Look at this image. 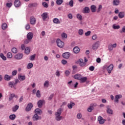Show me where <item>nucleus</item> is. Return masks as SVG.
<instances>
[{"label": "nucleus", "mask_w": 125, "mask_h": 125, "mask_svg": "<svg viewBox=\"0 0 125 125\" xmlns=\"http://www.w3.org/2000/svg\"><path fill=\"white\" fill-rule=\"evenodd\" d=\"M62 112H63V109L62 108H60L57 110V111L55 112V116H56L55 119L56 121H59L62 120V116H61Z\"/></svg>", "instance_id": "1"}, {"label": "nucleus", "mask_w": 125, "mask_h": 125, "mask_svg": "<svg viewBox=\"0 0 125 125\" xmlns=\"http://www.w3.org/2000/svg\"><path fill=\"white\" fill-rule=\"evenodd\" d=\"M58 47H60V48H63L64 47V45H65V43L64 42L61 41L60 39H58L56 41Z\"/></svg>", "instance_id": "2"}, {"label": "nucleus", "mask_w": 125, "mask_h": 125, "mask_svg": "<svg viewBox=\"0 0 125 125\" xmlns=\"http://www.w3.org/2000/svg\"><path fill=\"white\" fill-rule=\"evenodd\" d=\"M33 107H34L33 104L32 103H29L28 104H27L25 108L26 112H30V111L32 110V108H33Z\"/></svg>", "instance_id": "3"}, {"label": "nucleus", "mask_w": 125, "mask_h": 125, "mask_svg": "<svg viewBox=\"0 0 125 125\" xmlns=\"http://www.w3.org/2000/svg\"><path fill=\"white\" fill-rule=\"evenodd\" d=\"M32 120L34 122H37L39 120H42V117L39 116L38 114H34L32 117Z\"/></svg>", "instance_id": "4"}, {"label": "nucleus", "mask_w": 125, "mask_h": 125, "mask_svg": "<svg viewBox=\"0 0 125 125\" xmlns=\"http://www.w3.org/2000/svg\"><path fill=\"white\" fill-rule=\"evenodd\" d=\"M70 56L71 54L68 52H65L62 55L63 58H64V59H68Z\"/></svg>", "instance_id": "5"}, {"label": "nucleus", "mask_w": 125, "mask_h": 125, "mask_svg": "<svg viewBox=\"0 0 125 125\" xmlns=\"http://www.w3.org/2000/svg\"><path fill=\"white\" fill-rule=\"evenodd\" d=\"M114 68V65L113 64H110L107 68V71L108 72V74H111L112 73V70Z\"/></svg>", "instance_id": "6"}, {"label": "nucleus", "mask_w": 125, "mask_h": 125, "mask_svg": "<svg viewBox=\"0 0 125 125\" xmlns=\"http://www.w3.org/2000/svg\"><path fill=\"white\" fill-rule=\"evenodd\" d=\"M41 16L42 17V20L43 21H45V20L47 19V17H48V13L47 12H44L43 13Z\"/></svg>", "instance_id": "7"}, {"label": "nucleus", "mask_w": 125, "mask_h": 125, "mask_svg": "<svg viewBox=\"0 0 125 125\" xmlns=\"http://www.w3.org/2000/svg\"><path fill=\"white\" fill-rule=\"evenodd\" d=\"M99 42H97L94 43V44L92 45V49H93V50H96V49H97V48L99 47Z\"/></svg>", "instance_id": "8"}, {"label": "nucleus", "mask_w": 125, "mask_h": 125, "mask_svg": "<svg viewBox=\"0 0 125 125\" xmlns=\"http://www.w3.org/2000/svg\"><path fill=\"white\" fill-rule=\"evenodd\" d=\"M98 121L100 125H103L105 123V120L103 119V117L102 116L98 117Z\"/></svg>", "instance_id": "9"}, {"label": "nucleus", "mask_w": 125, "mask_h": 125, "mask_svg": "<svg viewBox=\"0 0 125 125\" xmlns=\"http://www.w3.org/2000/svg\"><path fill=\"white\" fill-rule=\"evenodd\" d=\"M15 59L17 60H20L21 58H23V54L22 53H18V54L15 56Z\"/></svg>", "instance_id": "10"}, {"label": "nucleus", "mask_w": 125, "mask_h": 125, "mask_svg": "<svg viewBox=\"0 0 125 125\" xmlns=\"http://www.w3.org/2000/svg\"><path fill=\"white\" fill-rule=\"evenodd\" d=\"M14 4L15 7H19V6H21V2L20 0H15Z\"/></svg>", "instance_id": "11"}, {"label": "nucleus", "mask_w": 125, "mask_h": 125, "mask_svg": "<svg viewBox=\"0 0 125 125\" xmlns=\"http://www.w3.org/2000/svg\"><path fill=\"white\" fill-rule=\"evenodd\" d=\"M111 106L107 105L106 106V112L107 114H109L110 115H113V110L111 109Z\"/></svg>", "instance_id": "12"}, {"label": "nucleus", "mask_w": 125, "mask_h": 125, "mask_svg": "<svg viewBox=\"0 0 125 125\" xmlns=\"http://www.w3.org/2000/svg\"><path fill=\"white\" fill-rule=\"evenodd\" d=\"M36 18L34 17H31L30 19V23L31 25H35L36 24Z\"/></svg>", "instance_id": "13"}, {"label": "nucleus", "mask_w": 125, "mask_h": 125, "mask_svg": "<svg viewBox=\"0 0 125 125\" xmlns=\"http://www.w3.org/2000/svg\"><path fill=\"white\" fill-rule=\"evenodd\" d=\"M44 102V100H40L38 102H37V105L38 106L39 108H42V104H43V103Z\"/></svg>", "instance_id": "14"}, {"label": "nucleus", "mask_w": 125, "mask_h": 125, "mask_svg": "<svg viewBox=\"0 0 125 125\" xmlns=\"http://www.w3.org/2000/svg\"><path fill=\"white\" fill-rule=\"evenodd\" d=\"M27 39H28V40H30V41H32V39H33V37H34V34L32 32H29L27 34Z\"/></svg>", "instance_id": "15"}, {"label": "nucleus", "mask_w": 125, "mask_h": 125, "mask_svg": "<svg viewBox=\"0 0 125 125\" xmlns=\"http://www.w3.org/2000/svg\"><path fill=\"white\" fill-rule=\"evenodd\" d=\"M80 63L79 66H80V67H84V66L86 65V63L83 62V59H80Z\"/></svg>", "instance_id": "16"}, {"label": "nucleus", "mask_w": 125, "mask_h": 125, "mask_svg": "<svg viewBox=\"0 0 125 125\" xmlns=\"http://www.w3.org/2000/svg\"><path fill=\"white\" fill-rule=\"evenodd\" d=\"M35 113L36 115H42V111L40 108H36L35 110Z\"/></svg>", "instance_id": "17"}, {"label": "nucleus", "mask_w": 125, "mask_h": 125, "mask_svg": "<svg viewBox=\"0 0 125 125\" xmlns=\"http://www.w3.org/2000/svg\"><path fill=\"white\" fill-rule=\"evenodd\" d=\"M18 79L21 82H23V81H25L26 80V76L25 75L22 76L21 75H18Z\"/></svg>", "instance_id": "18"}, {"label": "nucleus", "mask_w": 125, "mask_h": 125, "mask_svg": "<svg viewBox=\"0 0 125 125\" xmlns=\"http://www.w3.org/2000/svg\"><path fill=\"white\" fill-rule=\"evenodd\" d=\"M87 80V77H81V78L80 79V82L81 83H85Z\"/></svg>", "instance_id": "19"}, {"label": "nucleus", "mask_w": 125, "mask_h": 125, "mask_svg": "<svg viewBox=\"0 0 125 125\" xmlns=\"http://www.w3.org/2000/svg\"><path fill=\"white\" fill-rule=\"evenodd\" d=\"M4 80L5 81H10L11 80V78H12V76H9L7 74L5 75L4 77Z\"/></svg>", "instance_id": "20"}, {"label": "nucleus", "mask_w": 125, "mask_h": 125, "mask_svg": "<svg viewBox=\"0 0 125 125\" xmlns=\"http://www.w3.org/2000/svg\"><path fill=\"white\" fill-rule=\"evenodd\" d=\"M125 12H120L118 14V17L121 19L124 18V17H125Z\"/></svg>", "instance_id": "21"}, {"label": "nucleus", "mask_w": 125, "mask_h": 125, "mask_svg": "<svg viewBox=\"0 0 125 125\" xmlns=\"http://www.w3.org/2000/svg\"><path fill=\"white\" fill-rule=\"evenodd\" d=\"M82 77H83V76L81 74H76L74 75V78L75 79V80H78L80 81Z\"/></svg>", "instance_id": "22"}, {"label": "nucleus", "mask_w": 125, "mask_h": 125, "mask_svg": "<svg viewBox=\"0 0 125 125\" xmlns=\"http://www.w3.org/2000/svg\"><path fill=\"white\" fill-rule=\"evenodd\" d=\"M80 49L79 48V47L78 46H75L73 48V52H74V53L76 54L79 53V52H80Z\"/></svg>", "instance_id": "23"}, {"label": "nucleus", "mask_w": 125, "mask_h": 125, "mask_svg": "<svg viewBox=\"0 0 125 125\" xmlns=\"http://www.w3.org/2000/svg\"><path fill=\"white\" fill-rule=\"evenodd\" d=\"M120 4V0H113V5L117 6Z\"/></svg>", "instance_id": "24"}, {"label": "nucleus", "mask_w": 125, "mask_h": 125, "mask_svg": "<svg viewBox=\"0 0 125 125\" xmlns=\"http://www.w3.org/2000/svg\"><path fill=\"white\" fill-rule=\"evenodd\" d=\"M30 51H31V49L29 47L25 48L24 49V52L25 54H29Z\"/></svg>", "instance_id": "25"}, {"label": "nucleus", "mask_w": 125, "mask_h": 125, "mask_svg": "<svg viewBox=\"0 0 125 125\" xmlns=\"http://www.w3.org/2000/svg\"><path fill=\"white\" fill-rule=\"evenodd\" d=\"M53 23L55 24H60L61 22L60 21H59V19L58 18H54L53 20Z\"/></svg>", "instance_id": "26"}, {"label": "nucleus", "mask_w": 125, "mask_h": 125, "mask_svg": "<svg viewBox=\"0 0 125 125\" xmlns=\"http://www.w3.org/2000/svg\"><path fill=\"white\" fill-rule=\"evenodd\" d=\"M73 106H75V104L73 102H70V103L68 104L67 105V107L69 109H72V108H73Z\"/></svg>", "instance_id": "27"}, {"label": "nucleus", "mask_w": 125, "mask_h": 125, "mask_svg": "<svg viewBox=\"0 0 125 125\" xmlns=\"http://www.w3.org/2000/svg\"><path fill=\"white\" fill-rule=\"evenodd\" d=\"M90 9L92 12H95V11H96V6L94 5H91Z\"/></svg>", "instance_id": "28"}, {"label": "nucleus", "mask_w": 125, "mask_h": 125, "mask_svg": "<svg viewBox=\"0 0 125 125\" xmlns=\"http://www.w3.org/2000/svg\"><path fill=\"white\" fill-rule=\"evenodd\" d=\"M67 5H69L70 7H73L74 6V0H71L69 3H66Z\"/></svg>", "instance_id": "29"}, {"label": "nucleus", "mask_w": 125, "mask_h": 125, "mask_svg": "<svg viewBox=\"0 0 125 125\" xmlns=\"http://www.w3.org/2000/svg\"><path fill=\"white\" fill-rule=\"evenodd\" d=\"M15 118H16V115H15V114H12L9 116V119L11 121H14V120H15Z\"/></svg>", "instance_id": "30"}, {"label": "nucleus", "mask_w": 125, "mask_h": 125, "mask_svg": "<svg viewBox=\"0 0 125 125\" xmlns=\"http://www.w3.org/2000/svg\"><path fill=\"white\" fill-rule=\"evenodd\" d=\"M19 109V105H16L15 106H14L12 108V111L13 112H16V111Z\"/></svg>", "instance_id": "31"}, {"label": "nucleus", "mask_w": 125, "mask_h": 125, "mask_svg": "<svg viewBox=\"0 0 125 125\" xmlns=\"http://www.w3.org/2000/svg\"><path fill=\"white\" fill-rule=\"evenodd\" d=\"M36 96L38 98H40L42 97V95L41 94V91H40V90H38L37 91Z\"/></svg>", "instance_id": "32"}, {"label": "nucleus", "mask_w": 125, "mask_h": 125, "mask_svg": "<svg viewBox=\"0 0 125 125\" xmlns=\"http://www.w3.org/2000/svg\"><path fill=\"white\" fill-rule=\"evenodd\" d=\"M90 9L89 7H85L84 8V13H89Z\"/></svg>", "instance_id": "33"}, {"label": "nucleus", "mask_w": 125, "mask_h": 125, "mask_svg": "<svg viewBox=\"0 0 125 125\" xmlns=\"http://www.w3.org/2000/svg\"><path fill=\"white\" fill-rule=\"evenodd\" d=\"M113 29H114V30H118L121 28L120 25H116L115 24L112 25Z\"/></svg>", "instance_id": "34"}, {"label": "nucleus", "mask_w": 125, "mask_h": 125, "mask_svg": "<svg viewBox=\"0 0 125 125\" xmlns=\"http://www.w3.org/2000/svg\"><path fill=\"white\" fill-rule=\"evenodd\" d=\"M0 57L4 61H5L6 60V57L4 56V55H3V53H1L0 54Z\"/></svg>", "instance_id": "35"}, {"label": "nucleus", "mask_w": 125, "mask_h": 125, "mask_svg": "<svg viewBox=\"0 0 125 125\" xmlns=\"http://www.w3.org/2000/svg\"><path fill=\"white\" fill-rule=\"evenodd\" d=\"M1 27L2 30H6V28H7V24H6V23H3L2 24Z\"/></svg>", "instance_id": "36"}, {"label": "nucleus", "mask_w": 125, "mask_h": 125, "mask_svg": "<svg viewBox=\"0 0 125 125\" xmlns=\"http://www.w3.org/2000/svg\"><path fill=\"white\" fill-rule=\"evenodd\" d=\"M77 18L80 21H82V20H83V16H82L80 14H77Z\"/></svg>", "instance_id": "37"}, {"label": "nucleus", "mask_w": 125, "mask_h": 125, "mask_svg": "<svg viewBox=\"0 0 125 125\" xmlns=\"http://www.w3.org/2000/svg\"><path fill=\"white\" fill-rule=\"evenodd\" d=\"M33 63L29 62L27 66V69H31V68H33Z\"/></svg>", "instance_id": "38"}, {"label": "nucleus", "mask_w": 125, "mask_h": 125, "mask_svg": "<svg viewBox=\"0 0 125 125\" xmlns=\"http://www.w3.org/2000/svg\"><path fill=\"white\" fill-rule=\"evenodd\" d=\"M56 3L58 5H61V4L63 3V0H57Z\"/></svg>", "instance_id": "39"}, {"label": "nucleus", "mask_w": 125, "mask_h": 125, "mask_svg": "<svg viewBox=\"0 0 125 125\" xmlns=\"http://www.w3.org/2000/svg\"><path fill=\"white\" fill-rule=\"evenodd\" d=\"M7 58L8 59H11L12 58V53L11 52H8L7 53Z\"/></svg>", "instance_id": "40"}, {"label": "nucleus", "mask_w": 125, "mask_h": 125, "mask_svg": "<svg viewBox=\"0 0 125 125\" xmlns=\"http://www.w3.org/2000/svg\"><path fill=\"white\" fill-rule=\"evenodd\" d=\"M11 50L12 52H13V53H14L15 54L18 52V50H17V48H16V47L13 48Z\"/></svg>", "instance_id": "41"}, {"label": "nucleus", "mask_w": 125, "mask_h": 125, "mask_svg": "<svg viewBox=\"0 0 125 125\" xmlns=\"http://www.w3.org/2000/svg\"><path fill=\"white\" fill-rule=\"evenodd\" d=\"M14 97H15V94H11L9 98V101H11V100H12Z\"/></svg>", "instance_id": "42"}, {"label": "nucleus", "mask_w": 125, "mask_h": 125, "mask_svg": "<svg viewBox=\"0 0 125 125\" xmlns=\"http://www.w3.org/2000/svg\"><path fill=\"white\" fill-rule=\"evenodd\" d=\"M48 85H49V81H46L44 83V86L45 87H48Z\"/></svg>", "instance_id": "43"}, {"label": "nucleus", "mask_w": 125, "mask_h": 125, "mask_svg": "<svg viewBox=\"0 0 125 125\" xmlns=\"http://www.w3.org/2000/svg\"><path fill=\"white\" fill-rule=\"evenodd\" d=\"M78 34L80 35V36H83V30L79 29Z\"/></svg>", "instance_id": "44"}, {"label": "nucleus", "mask_w": 125, "mask_h": 125, "mask_svg": "<svg viewBox=\"0 0 125 125\" xmlns=\"http://www.w3.org/2000/svg\"><path fill=\"white\" fill-rule=\"evenodd\" d=\"M42 5H43V7H45V8H47V7H48V4L46 2H42Z\"/></svg>", "instance_id": "45"}, {"label": "nucleus", "mask_w": 125, "mask_h": 125, "mask_svg": "<svg viewBox=\"0 0 125 125\" xmlns=\"http://www.w3.org/2000/svg\"><path fill=\"white\" fill-rule=\"evenodd\" d=\"M35 58H36V54L31 56L30 57V60L31 61H34V60H35Z\"/></svg>", "instance_id": "46"}, {"label": "nucleus", "mask_w": 125, "mask_h": 125, "mask_svg": "<svg viewBox=\"0 0 125 125\" xmlns=\"http://www.w3.org/2000/svg\"><path fill=\"white\" fill-rule=\"evenodd\" d=\"M92 110H93V105H91L87 109L88 112H92Z\"/></svg>", "instance_id": "47"}, {"label": "nucleus", "mask_w": 125, "mask_h": 125, "mask_svg": "<svg viewBox=\"0 0 125 125\" xmlns=\"http://www.w3.org/2000/svg\"><path fill=\"white\" fill-rule=\"evenodd\" d=\"M67 34L63 33L62 34V39H67Z\"/></svg>", "instance_id": "48"}, {"label": "nucleus", "mask_w": 125, "mask_h": 125, "mask_svg": "<svg viewBox=\"0 0 125 125\" xmlns=\"http://www.w3.org/2000/svg\"><path fill=\"white\" fill-rule=\"evenodd\" d=\"M29 5H30V6L32 7H36V6H38V3H34L29 4Z\"/></svg>", "instance_id": "49"}, {"label": "nucleus", "mask_w": 125, "mask_h": 125, "mask_svg": "<svg viewBox=\"0 0 125 125\" xmlns=\"http://www.w3.org/2000/svg\"><path fill=\"white\" fill-rule=\"evenodd\" d=\"M102 9V5H99L98 10L97 11V12H98V13L100 12V11H101Z\"/></svg>", "instance_id": "50"}, {"label": "nucleus", "mask_w": 125, "mask_h": 125, "mask_svg": "<svg viewBox=\"0 0 125 125\" xmlns=\"http://www.w3.org/2000/svg\"><path fill=\"white\" fill-rule=\"evenodd\" d=\"M30 42H31V40L30 39H27L24 41V44H28V43H29Z\"/></svg>", "instance_id": "51"}, {"label": "nucleus", "mask_w": 125, "mask_h": 125, "mask_svg": "<svg viewBox=\"0 0 125 125\" xmlns=\"http://www.w3.org/2000/svg\"><path fill=\"white\" fill-rule=\"evenodd\" d=\"M53 96H54V94H51L50 96L48 98V100L50 101L53 98Z\"/></svg>", "instance_id": "52"}, {"label": "nucleus", "mask_w": 125, "mask_h": 125, "mask_svg": "<svg viewBox=\"0 0 125 125\" xmlns=\"http://www.w3.org/2000/svg\"><path fill=\"white\" fill-rule=\"evenodd\" d=\"M120 33H121V34H123V33H125V26L123 27L122 29L120 31Z\"/></svg>", "instance_id": "53"}, {"label": "nucleus", "mask_w": 125, "mask_h": 125, "mask_svg": "<svg viewBox=\"0 0 125 125\" xmlns=\"http://www.w3.org/2000/svg\"><path fill=\"white\" fill-rule=\"evenodd\" d=\"M8 84L10 86V87H14V84L12 82H9Z\"/></svg>", "instance_id": "54"}, {"label": "nucleus", "mask_w": 125, "mask_h": 125, "mask_svg": "<svg viewBox=\"0 0 125 125\" xmlns=\"http://www.w3.org/2000/svg\"><path fill=\"white\" fill-rule=\"evenodd\" d=\"M90 34H91V31H88L87 32L85 33V36H86V37L90 36Z\"/></svg>", "instance_id": "55"}, {"label": "nucleus", "mask_w": 125, "mask_h": 125, "mask_svg": "<svg viewBox=\"0 0 125 125\" xmlns=\"http://www.w3.org/2000/svg\"><path fill=\"white\" fill-rule=\"evenodd\" d=\"M12 76H16L17 75V70H14L12 72Z\"/></svg>", "instance_id": "56"}, {"label": "nucleus", "mask_w": 125, "mask_h": 125, "mask_svg": "<svg viewBox=\"0 0 125 125\" xmlns=\"http://www.w3.org/2000/svg\"><path fill=\"white\" fill-rule=\"evenodd\" d=\"M62 63L63 65H66V64L68 63V62L65 60H62Z\"/></svg>", "instance_id": "57"}, {"label": "nucleus", "mask_w": 125, "mask_h": 125, "mask_svg": "<svg viewBox=\"0 0 125 125\" xmlns=\"http://www.w3.org/2000/svg\"><path fill=\"white\" fill-rule=\"evenodd\" d=\"M6 6H7V7H11V6H12V3H7L6 4Z\"/></svg>", "instance_id": "58"}, {"label": "nucleus", "mask_w": 125, "mask_h": 125, "mask_svg": "<svg viewBox=\"0 0 125 125\" xmlns=\"http://www.w3.org/2000/svg\"><path fill=\"white\" fill-rule=\"evenodd\" d=\"M77 119H78L79 120H80V119H82V114L79 113L77 114Z\"/></svg>", "instance_id": "59"}, {"label": "nucleus", "mask_w": 125, "mask_h": 125, "mask_svg": "<svg viewBox=\"0 0 125 125\" xmlns=\"http://www.w3.org/2000/svg\"><path fill=\"white\" fill-rule=\"evenodd\" d=\"M31 28V26H30V24H27L25 26V29L26 30H29V29Z\"/></svg>", "instance_id": "60"}, {"label": "nucleus", "mask_w": 125, "mask_h": 125, "mask_svg": "<svg viewBox=\"0 0 125 125\" xmlns=\"http://www.w3.org/2000/svg\"><path fill=\"white\" fill-rule=\"evenodd\" d=\"M95 67L94 66H91L89 67V71H94Z\"/></svg>", "instance_id": "61"}, {"label": "nucleus", "mask_w": 125, "mask_h": 125, "mask_svg": "<svg viewBox=\"0 0 125 125\" xmlns=\"http://www.w3.org/2000/svg\"><path fill=\"white\" fill-rule=\"evenodd\" d=\"M55 74L57 77H60V72H59V70H57Z\"/></svg>", "instance_id": "62"}, {"label": "nucleus", "mask_w": 125, "mask_h": 125, "mask_svg": "<svg viewBox=\"0 0 125 125\" xmlns=\"http://www.w3.org/2000/svg\"><path fill=\"white\" fill-rule=\"evenodd\" d=\"M92 40H93V41H95V40H96V39H97V35L95 34L94 35H93L92 37Z\"/></svg>", "instance_id": "63"}, {"label": "nucleus", "mask_w": 125, "mask_h": 125, "mask_svg": "<svg viewBox=\"0 0 125 125\" xmlns=\"http://www.w3.org/2000/svg\"><path fill=\"white\" fill-rule=\"evenodd\" d=\"M25 47H26V46H25V44H22L21 45V50H25Z\"/></svg>", "instance_id": "64"}]
</instances>
